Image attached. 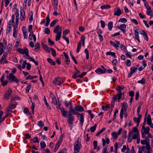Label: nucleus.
Masks as SVG:
<instances>
[{"mask_svg":"<svg viewBox=\"0 0 153 153\" xmlns=\"http://www.w3.org/2000/svg\"><path fill=\"white\" fill-rule=\"evenodd\" d=\"M74 145V153H79L80 151L82 146L81 143V140L79 138H78L77 140L75 142Z\"/></svg>","mask_w":153,"mask_h":153,"instance_id":"obj_1","label":"nucleus"},{"mask_svg":"<svg viewBox=\"0 0 153 153\" xmlns=\"http://www.w3.org/2000/svg\"><path fill=\"white\" fill-rule=\"evenodd\" d=\"M105 140L104 138H102V146L104 147L103 148L102 153H108V152H107V147H104L105 146V143L108 144L110 142L109 139L108 137L105 138Z\"/></svg>","mask_w":153,"mask_h":153,"instance_id":"obj_2","label":"nucleus"},{"mask_svg":"<svg viewBox=\"0 0 153 153\" xmlns=\"http://www.w3.org/2000/svg\"><path fill=\"white\" fill-rule=\"evenodd\" d=\"M13 93V91L11 88H9L4 94V99L8 100L10 99Z\"/></svg>","mask_w":153,"mask_h":153,"instance_id":"obj_3","label":"nucleus"},{"mask_svg":"<svg viewBox=\"0 0 153 153\" xmlns=\"http://www.w3.org/2000/svg\"><path fill=\"white\" fill-rule=\"evenodd\" d=\"M141 108L140 105H138L137 110V113L138 117L137 118L135 117H134L133 118L134 121L136 123H137L138 122H139V123H140V119L141 117V115L139 114Z\"/></svg>","mask_w":153,"mask_h":153,"instance_id":"obj_4","label":"nucleus"},{"mask_svg":"<svg viewBox=\"0 0 153 153\" xmlns=\"http://www.w3.org/2000/svg\"><path fill=\"white\" fill-rule=\"evenodd\" d=\"M8 79L10 82H15L16 83H18L19 82V81L15 76L11 73L9 74Z\"/></svg>","mask_w":153,"mask_h":153,"instance_id":"obj_5","label":"nucleus"},{"mask_svg":"<svg viewBox=\"0 0 153 153\" xmlns=\"http://www.w3.org/2000/svg\"><path fill=\"white\" fill-rule=\"evenodd\" d=\"M122 95H124V94L122 93L121 92H119L118 94H116L112 97V99L115 101L117 99L118 102H119Z\"/></svg>","mask_w":153,"mask_h":153,"instance_id":"obj_6","label":"nucleus"},{"mask_svg":"<svg viewBox=\"0 0 153 153\" xmlns=\"http://www.w3.org/2000/svg\"><path fill=\"white\" fill-rule=\"evenodd\" d=\"M53 82L56 85L60 86L63 84V81L62 80L61 78L58 77L55 78Z\"/></svg>","mask_w":153,"mask_h":153,"instance_id":"obj_7","label":"nucleus"},{"mask_svg":"<svg viewBox=\"0 0 153 153\" xmlns=\"http://www.w3.org/2000/svg\"><path fill=\"white\" fill-rule=\"evenodd\" d=\"M16 14V22L15 25H14L13 26V27L14 28H17L18 23H19V10L17 9H16V11L15 13Z\"/></svg>","mask_w":153,"mask_h":153,"instance_id":"obj_8","label":"nucleus"},{"mask_svg":"<svg viewBox=\"0 0 153 153\" xmlns=\"http://www.w3.org/2000/svg\"><path fill=\"white\" fill-rule=\"evenodd\" d=\"M71 113L70 111L69 112V114L68 115V119L67 121L68 123L72 124L74 120V117L72 116L73 114H72Z\"/></svg>","mask_w":153,"mask_h":153,"instance_id":"obj_9","label":"nucleus"},{"mask_svg":"<svg viewBox=\"0 0 153 153\" xmlns=\"http://www.w3.org/2000/svg\"><path fill=\"white\" fill-rule=\"evenodd\" d=\"M65 103L66 107L69 108L70 112L74 109L73 108V105L71 102H68L66 100L65 101Z\"/></svg>","mask_w":153,"mask_h":153,"instance_id":"obj_10","label":"nucleus"},{"mask_svg":"<svg viewBox=\"0 0 153 153\" xmlns=\"http://www.w3.org/2000/svg\"><path fill=\"white\" fill-rule=\"evenodd\" d=\"M126 25L125 24L121 25L120 26H117L116 28L118 29L121 30L123 33H125L126 32Z\"/></svg>","mask_w":153,"mask_h":153,"instance_id":"obj_11","label":"nucleus"},{"mask_svg":"<svg viewBox=\"0 0 153 153\" xmlns=\"http://www.w3.org/2000/svg\"><path fill=\"white\" fill-rule=\"evenodd\" d=\"M50 95L51 96L52 100V103H53L54 105H56L57 104V102L55 96L51 92L50 93Z\"/></svg>","mask_w":153,"mask_h":153,"instance_id":"obj_12","label":"nucleus"},{"mask_svg":"<svg viewBox=\"0 0 153 153\" xmlns=\"http://www.w3.org/2000/svg\"><path fill=\"white\" fill-rule=\"evenodd\" d=\"M74 110L75 111L81 112L84 111V108L82 106L77 105L75 106Z\"/></svg>","mask_w":153,"mask_h":153,"instance_id":"obj_13","label":"nucleus"},{"mask_svg":"<svg viewBox=\"0 0 153 153\" xmlns=\"http://www.w3.org/2000/svg\"><path fill=\"white\" fill-rule=\"evenodd\" d=\"M64 135V134H62L60 136V137L59 138V140H58L57 142L56 143V146L59 147V146H60V145L61 144V143L62 142Z\"/></svg>","mask_w":153,"mask_h":153,"instance_id":"obj_14","label":"nucleus"},{"mask_svg":"<svg viewBox=\"0 0 153 153\" xmlns=\"http://www.w3.org/2000/svg\"><path fill=\"white\" fill-rule=\"evenodd\" d=\"M60 110L62 113V115L64 117H66L67 113H69L67 111H65V109L63 107L60 108Z\"/></svg>","mask_w":153,"mask_h":153,"instance_id":"obj_15","label":"nucleus"},{"mask_svg":"<svg viewBox=\"0 0 153 153\" xmlns=\"http://www.w3.org/2000/svg\"><path fill=\"white\" fill-rule=\"evenodd\" d=\"M137 29L134 30V35L135 39L138 41L139 42H140V40L139 39V32L137 31Z\"/></svg>","mask_w":153,"mask_h":153,"instance_id":"obj_16","label":"nucleus"},{"mask_svg":"<svg viewBox=\"0 0 153 153\" xmlns=\"http://www.w3.org/2000/svg\"><path fill=\"white\" fill-rule=\"evenodd\" d=\"M28 50L27 48H25L24 49L20 48L17 49V51L19 52L20 53L22 54H25L26 53L25 52H27Z\"/></svg>","mask_w":153,"mask_h":153,"instance_id":"obj_17","label":"nucleus"},{"mask_svg":"<svg viewBox=\"0 0 153 153\" xmlns=\"http://www.w3.org/2000/svg\"><path fill=\"white\" fill-rule=\"evenodd\" d=\"M17 105V103L16 102H11L8 107L10 109H14L16 107Z\"/></svg>","mask_w":153,"mask_h":153,"instance_id":"obj_18","label":"nucleus"},{"mask_svg":"<svg viewBox=\"0 0 153 153\" xmlns=\"http://www.w3.org/2000/svg\"><path fill=\"white\" fill-rule=\"evenodd\" d=\"M62 27H60L59 25H57L55 27L53 31V32L56 33H58L59 31H61V32H62Z\"/></svg>","mask_w":153,"mask_h":153,"instance_id":"obj_19","label":"nucleus"},{"mask_svg":"<svg viewBox=\"0 0 153 153\" xmlns=\"http://www.w3.org/2000/svg\"><path fill=\"white\" fill-rule=\"evenodd\" d=\"M63 53L65 59H66L65 62L67 65H69L70 63V61L68 56L65 52H63Z\"/></svg>","mask_w":153,"mask_h":153,"instance_id":"obj_20","label":"nucleus"},{"mask_svg":"<svg viewBox=\"0 0 153 153\" xmlns=\"http://www.w3.org/2000/svg\"><path fill=\"white\" fill-rule=\"evenodd\" d=\"M141 34L143 35L144 37V39L146 40L147 41H148L149 38L147 34L144 30H142L141 31Z\"/></svg>","mask_w":153,"mask_h":153,"instance_id":"obj_21","label":"nucleus"},{"mask_svg":"<svg viewBox=\"0 0 153 153\" xmlns=\"http://www.w3.org/2000/svg\"><path fill=\"white\" fill-rule=\"evenodd\" d=\"M25 18V12L23 10H21L20 11V19L22 21L24 20Z\"/></svg>","mask_w":153,"mask_h":153,"instance_id":"obj_22","label":"nucleus"},{"mask_svg":"<svg viewBox=\"0 0 153 153\" xmlns=\"http://www.w3.org/2000/svg\"><path fill=\"white\" fill-rule=\"evenodd\" d=\"M21 100V98L18 96L17 95H15L14 96L11 97L10 101L11 102H12L13 101L16 100Z\"/></svg>","mask_w":153,"mask_h":153,"instance_id":"obj_23","label":"nucleus"},{"mask_svg":"<svg viewBox=\"0 0 153 153\" xmlns=\"http://www.w3.org/2000/svg\"><path fill=\"white\" fill-rule=\"evenodd\" d=\"M106 56L110 55L115 58H117V56L115 55V53L114 52L111 51L107 52L106 53Z\"/></svg>","mask_w":153,"mask_h":153,"instance_id":"obj_24","label":"nucleus"},{"mask_svg":"<svg viewBox=\"0 0 153 153\" xmlns=\"http://www.w3.org/2000/svg\"><path fill=\"white\" fill-rule=\"evenodd\" d=\"M117 10L115 12H114V15L119 16L122 14V12L121 10L119 7L117 8Z\"/></svg>","mask_w":153,"mask_h":153,"instance_id":"obj_25","label":"nucleus"},{"mask_svg":"<svg viewBox=\"0 0 153 153\" xmlns=\"http://www.w3.org/2000/svg\"><path fill=\"white\" fill-rule=\"evenodd\" d=\"M122 108H122L123 111L124 112H126L127 110V104L126 102H123V104L122 105Z\"/></svg>","mask_w":153,"mask_h":153,"instance_id":"obj_26","label":"nucleus"},{"mask_svg":"<svg viewBox=\"0 0 153 153\" xmlns=\"http://www.w3.org/2000/svg\"><path fill=\"white\" fill-rule=\"evenodd\" d=\"M34 50L36 51H37L38 50H39L40 48V45L39 43L37 42L36 43Z\"/></svg>","mask_w":153,"mask_h":153,"instance_id":"obj_27","label":"nucleus"},{"mask_svg":"<svg viewBox=\"0 0 153 153\" xmlns=\"http://www.w3.org/2000/svg\"><path fill=\"white\" fill-rule=\"evenodd\" d=\"M124 88V86L122 85L120 86L117 85L116 87V89L117 90L119 91V92H121L122 90H123Z\"/></svg>","mask_w":153,"mask_h":153,"instance_id":"obj_28","label":"nucleus"},{"mask_svg":"<svg viewBox=\"0 0 153 153\" xmlns=\"http://www.w3.org/2000/svg\"><path fill=\"white\" fill-rule=\"evenodd\" d=\"M77 111H75L74 108L71 112L73 114L76 115L77 116H80V117L81 116L82 117L84 113H82V114H80L79 113L77 112Z\"/></svg>","mask_w":153,"mask_h":153,"instance_id":"obj_29","label":"nucleus"},{"mask_svg":"<svg viewBox=\"0 0 153 153\" xmlns=\"http://www.w3.org/2000/svg\"><path fill=\"white\" fill-rule=\"evenodd\" d=\"M95 72L98 74H104L105 73V71H104L102 70L100 68H98L96 70H95Z\"/></svg>","mask_w":153,"mask_h":153,"instance_id":"obj_30","label":"nucleus"},{"mask_svg":"<svg viewBox=\"0 0 153 153\" xmlns=\"http://www.w3.org/2000/svg\"><path fill=\"white\" fill-rule=\"evenodd\" d=\"M61 36V31H59L56 35L55 40L56 41H59L60 40Z\"/></svg>","mask_w":153,"mask_h":153,"instance_id":"obj_31","label":"nucleus"},{"mask_svg":"<svg viewBox=\"0 0 153 153\" xmlns=\"http://www.w3.org/2000/svg\"><path fill=\"white\" fill-rule=\"evenodd\" d=\"M143 130V132L146 134H148L149 133L150 131V128L149 127H145V128H142V130Z\"/></svg>","mask_w":153,"mask_h":153,"instance_id":"obj_32","label":"nucleus"},{"mask_svg":"<svg viewBox=\"0 0 153 153\" xmlns=\"http://www.w3.org/2000/svg\"><path fill=\"white\" fill-rule=\"evenodd\" d=\"M11 21H9V23L7 25V28L6 30V34L9 33L11 30V26L10 24Z\"/></svg>","mask_w":153,"mask_h":153,"instance_id":"obj_33","label":"nucleus"},{"mask_svg":"<svg viewBox=\"0 0 153 153\" xmlns=\"http://www.w3.org/2000/svg\"><path fill=\"white\" fill-rule=\"evenodd\" d=\"M6 46L3 45L2 42L0 43V51L4 52V49H5Z\"/></svg>","mask_w":153,"mask_h":153,"instance_id":"obj_34","label":"nucleus"},{"mask_svg":"<svg viewBox=\"0 0 153 153\" xmlns=\"http://www.w3.org/2000/svg\"><path fill=\"white\" fill-rule=\"evenodd\" d=\"M7 57V54L6 53V54H4L2 56L1 59H0V64H2L3 61L4 60L6 59Z\"/></svg>","mask_w":153,"mask_h":153,"instance_id":"obj_35","label":"nucleus"},{"mask_svg":"<svg viewBox=\"0 0 153 153\" xmlns=\"http://www.w3.org/2000/svg\"><path fill=\"white\" fill-rule=\"evenodd\" d=\"M44 102L45 103V105L46 106L47 108L49 110L51 109V107L49 105L48 103L47 100L46 99L45 96L44 97Z\"/></svg>","mask_w":153,"mask_h":153,"instance_id":"obj_36","label":"nucleus"},{"mask_svg":"<svg viewBox=\"0 0 153 153\" xmlns=\"http://www.w3.org/2000/svg\"><path fill=\"white\" fill-rule=\"evenodd\" d=\"M108 26L109 30L110 31H111L113 27V22H108Z\"/></svg>","mask_w":153,"mask_h":153,"instance_id":"obj_37","label":"nucleus"},{"mask_svg":"<svg viewBox=\"0 0 153 153\" xmlns=\"http://www.w3.org/2000/svg\"><path fill=\"white\" fill-rule=\"evenodd\" d=\"M81 41H80L78 43L77 49H76V52L77 53H78L79 52L81 48Z\"/></svg>","mask_w":153,"mask_h":153,"instance_id":"obj_38","label":"nucleus"},{"mask_svg":"<svg viewBox=\"0 0 153 153\" xmlns=\"http://www.w3.org/2000/svg\"><path fill=\"white\" fill-rule=\"evenodd\" d=\"M111 135L112 136L115 140H117V139L118 136V135L117 134V132L115 131H114L111 133Z\"/></svg>","mask_w":153,"mask_h":153,"instance_id":"obj_39","label":"nucleus"},{"mask_svg":"<svg viewBox=\"0 0 153 153\" xmlns=\"http://www.w3.org/2000/svg\"><path fill=\"white\" fill-rule=\"evenodd\" d=\"M111 8V6L109 5H102L100 7L101 10H104L105 9H108Z\"/></svg>","mask_w":153,"mask_h":153,"instance_id":"obj_40","label":"nucleus"},{"mask_svg":"<svg viewBox=\"0 0 153 153\" xmlns=\"http://www.w3.org/2000/svg\"><path fill=\"white\" fill-rule=\"evenodd\" d=\"M48 62L52 65H55L56 64L55 62L52 59L48 58L47 59Z\"/></svg>","mask_w":153,"mask_h":153,"instance_id":"obj_41","label":"nucleus"},{"mask_svg":"<svg viewBox=\"0 0 153 153\" xmlns=\"http://www.w3.org/2000/svg\"><path fill=\"white\" fill-rule=\"evenodd\" d=\"M110 106V105L109 104H107L105 106L103 105L102 106V109L104 111H106Z\"/></svg>","mask_w":153,"mask_h":153,"instance_id":"obj_42","label":"nucleus"},{"mask_svg":"<svg viewBox=\"0 0 153 153\" xmlns=\"http://www.w3.org/2000/svg\"><path fill=\"white\" fill-rule=\"evenodd\" d=\"M97 126V124H95L93 126L91 127L90 128V131L93 132H94L96 130Z\"/></svg>","mask_w":153,"mask_h":153,"instance_id":"obj_43","label":"nucleus"},{"mask_svg":"<svg viewBox=\"0 0 153 153\" xmlns=\"http://www.w3.org/2000/svg\"><path fill=\"white\" fill-rule=\"evenodd\" d=\"M46 23L45 24V26L46 27H48V26L50 22V19L49 18V14L46 17Z\"/></svg>","mask_w":153,"mask_h":153,"instance_id":"obj_44","label":"nucleus"},{"mask_svg":"<svg viewBox=\"0 0 153 153\" xmlns=\"http://www.w3.org/2000/svg\"><path fill=\"white\" fill-rule=\"evenodd\" d=\"M17 28H15L14 27H13V36L15 38H16L17 36V33L16 30Z\"/></svg>","mask_w":153,"mask_h":153,"instance_id":"obj_45","label":"nucleus"},{"mask_svg":"<svg viewBox=\"0 0 153 153\" xmlns=\"http://www.w3.org/2000/svg\"><path fill=\"white\" fill-rule=\"evenodd\" d=\"M26 59H29L31 61H32L36 65H38V63L32 57L27 58Z\"/></svg>","mask_w":153,"mask_h":153,"instance_id":"obj_46","label":"nucleus"},{"mask_svg":"<svg viewBox=\"0 0 153 153\" xmlns=\"http://www.w3.org/2000/svg\"><path fill=\"white\" fill-rule=\"evenodd\" d=\"M77 77L80 78L79 74H77L75 72H74L72 76V78L74 79H76Z\"/></svg>","mask_w":153,"mask_h":153,"instance_id":"obj_47","label":"nucleus"},{"mask_svg":"<svg viewBox=\"0 0 153 153\" xmlns=\"http://www.w3.org/2000/svg\"><path fill=\"white\" fill-rule=\"evenodd\" d=\"M120 47L121 50L125 52H126L127 51L126 48L123 44H121L120 46Z\"/></svg>","mask_w":153,"mask_h":153,"instance_id":"obj_48","label":"nucleus"},{"mask_svg":"<svg viewBox=\"0 0 153 153\" xmlns=\"http://www.w3.org/2000/svg\"><path fill=\"white\" fill-rule=\"evenodd\" d=\"M31 88V84H30L27 86L26 87L25 89L26 93H28L29 92L30 90V89Z\"/></svg>","mask_w":153,"mask_h":153,"instance_id":"obj_49","label":"nucleus"},{"mask_svg":"<svg viewBox=\"0 0 153 153\" xmlns=\"http://www.w3.org/2000/svg\"><path fill=\"white\" fill-rule=\"evenodd\" d=\"M12 48V45L11 44H9L7 47V51L8 52L10 51Z\"/></svg>","mask_w":153,"mask_h":153,"instance_id":"obj_50","label":"nucleus"},{"mask_svg":"<svg viewBox=\"0 0 153 153\" xmlns=\"http://www.w3.org/2000/svg\"><path fill=\"white\" fill-rule=\"evenodd\" d=\"M37 77V76H31V75H29V76H27L26 78V80H28V79H33L34 78H36Z\"/></svg>","mask_w":153,"mask_h":153,"instance_id":"obj_51","label":"nucleus"},{"mask_svg":"<svg viewBox=\"0 0 153 153\" xmlns=\"http://www.w3.org/2000/svg\"><path fill=\"white\" fill-rule=\"evenodd\" d=\"M24 112L27 115H29L30 114V112L29 111L28 108H24Z\"/></svg>","mask_w":153,"mask_h":153,"instance_id":"obj_52","label":"nucleus"},{"mask_svg":"<svg viewBox=\"0 0 153 153\" xmlns=\"http://www.w3.org/2000/svg\"><path fill=\"white\" fill-rule=\"evenodd\" d=\"M110 44L112 45L114 47L116 48H118L119 47V46L117 45H116V44L115 42L112 41H110Z\"/></svg>","mask_w":153,"mask_h":153,"instance_id":"obj_53","label":"nucleus"},{"mask_svg":"<svg viewBox=\"0 0 153 153\" xmlns=\"http://www.w3.org/2000/svg\"><path fill=\"white\" fill-rule=\"evenodd\" d=\"M58 20L57 19H55L53 20L50 24V27H52L54 26L56 23L58 22Z\"/></svg>","mask_w":153,"mask_h":153,"instance_id":"obj_54","label":"nucleus"},{"mask_svg":"<svg viewBox=\"0 0 153 153\" xmlns=\"http://www.w3.org/2000/svg\"><path fill=\"white\" fill-rule=\"evenodd\" d=\"M35 104L33 102H32L30 108L32 110V113L33 114H34V108Z\"/></svg>","mask_w":153,"mask_h":153,"instance_id":"obj_55","label":"nucleus"},{"mask_svg":"<svg viewBox=\"0 0 153 153\" xmlns=\"http://www.w3.org/2000/svg\"><path fill=\"white\" fill-rule=\"evenodd\" d=\"M137 69V68L132 67L130 68L131 71L130 72L133 74L135 72Z\"/></svg>","mask_w":153,"mask_h":153,"instance_id":"obj_56","label":"nucleus"},{"mask_svg":"<svg viewBox=\"0 0 153 153\" xmlns=\"http://www.w3.org/2000/svg\"><path fill=\"white\" fill-rule=\"evenodd\" d=\"M146 79L145 78H143L142 79L140 80H139L137 82L138 83H140L142 85L144 84L145 82Z\"/></svg>","mask_w":153,"mask_h":153,"instance_id":"obj_57","label":"nucleus"},{"mask_svg":"<svg viewBox=\"0 0 153 153\" xmlns=\"http://www.w3.org/2000/svg\"><path fill=\"white\" fill-rule=\"evenodd\" d=\"M138 137H140V135L139 134V132H137V133L134 134L133 135L132 139L135 140L138 138Z\"/></svg>","mask_w":153,"mask_h":153,"instance_id":"obj_58","label":"nucleus"},{"mask_svg":"<svg viewBox=\"0 0 153 153\" xmlns=\"http://www.w3.org/2000/svg\"><path fill=\"white\" fill-rule=\"evenodd\" d=\"M84 51L85 53H86V59H88L89 58V52L86 48L85 49Z\"/></svg>","mask_w":153,"mask_h":153,"instance_id":"obj_59","label":"nucleus"},{"mask_svg":"<svg viewBox=\"0 0 153 153\" xmlns=\"http://www.w3.org/2000/svg\"><path fill=\"white\" fill-rule=\"evenodd\" d=\"M148 11L146 12V13L148 15H150V13L152 12V10L151 8L150 7H148V8H146Z\"/></svg>","mask_w":153,"mask_h":153,"instance_id":"obj_60","label":"nucleus"},{"mask_svg":"<svg viewBox=\"0 0 153 153\" xmlns=\"http://www.w3.org/2000/svg\"><path fill=\"white\" fill-rule=\"evenodd\" d=\"M84 121V115L80 117V124L81 126L83 125Z\"/></svg>","mask_w":153,"mask_h":153,"instance_id":"obj_61","label":"nucleus"},{"mask_svg":"<svg viewBox=\"0 0 153 153\" xmlns=\"http://www.w3.org/2000/svg\"><path fill=\"white\" fill-rule=\"evenodd\" d=\"M127 22V19L125 18H121L119 20L118 22L125 23Z\"/></svg>","mask_w":153,"mask_h":153,"instance_id":"obj_62","label":"nucleus"},{"mask_svg":"<svg viewBox=\"0 0 153 153\" xmlns=\"http://www.w3.org/2000/svg\"><path fill=\"white\" fill-rule=\"evenodd\" d=\"M31 140L33 141L34 143H39V141L37 137H34L33 139H31Z\"/></svg>","mask_w":153,"mask_h":153,"instance_id":"obj_63","label":"nucleus"},{"mask_svg":"<svg viewBox=\"0 0 153 153\" xmlns=\"http://www.w3.org/2000/svg\"><path fill=\"white\" fill-rule=\"evenodd\" d=\"M38 126L42 128L44 126V122L41 120L39 121L37 123Z\"/></svg>","mask_w":153,"mask_h":153,"instance_id":"obj_64","label":"nucleus"}]
</instances>
